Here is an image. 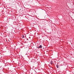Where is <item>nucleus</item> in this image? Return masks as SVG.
<instances>
[{
  "mask_svg": "<svg viewBox=\"0 0 74 74\" xmlns=\"http://www.w3.org/2000/svg\"><path fill=\"white\" fill-rule=\"evenodd\" d=\"M56 67H57V68L58 69V68H59V65H56Z\"/></svg>",
  "mask_w": 74,
  "mask_h": 74,
  "instance_id": "3",
  "label": "nucleus"
},
{
  "mask_svg": "<svg viewBox=\"0 0 74 74\" xmlns=\"http://www.w3.org/2000/svg\"><path fill=\"white\" fill-rule=\"evenodd\" d=\"M22 36H23V37H22L23 38H25V36H24L22 35Z\"/></svg>",
  "mask_w": 74,
  "mask_h": 74,
  "instance_id": "4",
  "label": "nucleus"
},
{
  "mask_svg": "<svg viewBox=\"0 0 74 74\" xmlns=\"http://www.w3.org/2000/svg\"><path fill=\"white\" fill-rule=\"evenodd\" d=\"M53 62L52 61H51L50 62V64H51L52 65V64H53Z\"/></svg>",
  "mask_w": 74,
  "mask_h": 74,
  "instance_id": "2",
  "label": "nucleus"
},
{
  "mask_svg": "<svg viewBox=\"0 0 74 74\" xmlns=\"http://www.w3.org/2000/svg\"><path fill=\"white\" fill-rule=\"evenodd\" d=\"M37 48H42V45H40L39 47H37Z\"/></svg>",
  "mask_w": 74,
  "mask_h": 74,
  "instance_id": "1",
  "label": "nucleus"
}]
</instances>
